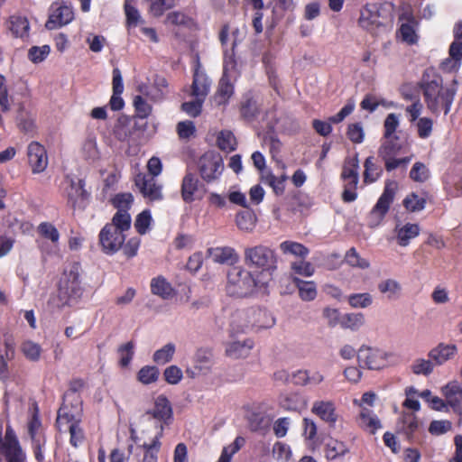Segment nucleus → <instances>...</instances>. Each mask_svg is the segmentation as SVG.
<instances>
[{
  "label": "nucleus",
  "instance_id": "29",
  "mask_svg": "<svg viewBox=\"0 0 462 462\" xmlns=\"http://www.w3.org/2000/svg\"><path fill=\"white\" fill-rule=\"evenodd\" d=\"M359 425L363 429L369 430L372 434L382 427L380 420L374 414L373 411L363 408L359 414Z\"/></svg>",
  "mask_w": 462,
  "mask_h": 462
},
{
  "label": "nucleus",
  "instance_id": "5",
  "mask_svg": "<svg viewBox=\"0 0 462 462\" xmlns=\"http://www.w3.org/2000/svg\"><path fill=\"white\" fill-rule=\"evenodd\" d=\"M244 262L249 268L266 272H273L277 268V256L274 250L263 245L245 247Z\"/></svg>",
  "mask_w": 462,
  "mask_h": 462
},
{
  "label": "nucleus",
  "instance_id": "3",
  "mask_svg": "<svg viewBox=\"0 0 462 462\" xmlns=\"http://www.w3.org/2000/svg\"><path fill=\"white\" fill-rule=\"evenodd\" d=\"M172 407L165 395H159L154 401V406L146 411L141 417L143 425V432L154 430V438L161 439L163 434L164 425H169L172 420Z\"/></svg>",
  "mask_w": 462,
  "mask_h": 462
},
{
  "label": "nucleus",
  "instance_id": "12",
  "mask_svg": "<svg viewBox=\"0 0 462 462\" xmlns=\"http://www.w3.org/2000/svg\"><path fill=\"white\" fill-rule=\"evenodd\" d=\"M27 156L33 173L42 172L48 165L47 152L38 142H32L27 148Z\"/></svg>",
  "mask_w": 462,
  "mask_h": 462
},
{
  "label": "nucleus",
  "instance_id": "14",
  "mask_svg": "<svg viewBox=\"0 0 462 462\" xmlns=\"http://www.w3.org/2000/svg\"><path fill=\"white\" fill-rule=\"evenodd\" d=\"M446 402L454 412L462 417V387L457 381H452L441 388Z\"/></svg>",
  "mask_w": 462,
  "mask_h": 462
},
{
  "label": "nucleus",
  "instance_id": "9",
  "mask_svg": "<svg viewBox=\"0 0 462 462\" xmlns=\"http://www.w3.org/2000/svg\"><path fill=\"white\" fill-rule=\"evenodd\" d=\"M387 355L379 348L362 346L357 353V360L362 368L379 370L387 364Z\"/></svg>",
  "mask_w": 462,
  "mask_h": 462
},
{
  "label": "nucleus",
  "instance_id": "8",
  "mask_svg": "<svg viewBox=\"0 0 462 462\" xmlns=\"http://www.w3.org/2000/svg\"><path fill=\"white\" fill-rule=\"evenodd\" d=\"M198 166L201 178L207 182L217 180L224 170L222 157L213 152L203 154L199 160Z\"/></svg>",
  "mask_w": 462,
  "mask_h": 462
},
{
  "label": "nucleus",
  "instance_id": "40",
  "mask_svg": "<svg viewBox=\"0 0 462 462\" xmlns=\"http://www.w3.org/2000/svg\"><path fill=\"white\" fill-rule=\"evenodd\" d=\"M107 225H113L116 231H127L131 226V216L126 210L116 211L112 218V222Z\"/></svg>",
  "mask_w": 462,
  "mask_h": 462
},
{
  "label": "nucleus",
  "instance_id": "62",
  "mask_svg": "<svg viewBox=\"0 0 462 462\" xmlns=\"http://www.w3.org/2000/svg\"><path fill=\"white\" fill-rule=\"evenodd\" d=\"M346 135L355 143H362L365 134L361 123L350 124L347 127Z\"/></svg>",
  "mask_w": 462,
  "mask_h": 462
},
{
  "label": "nucleus",
  "instance_id": "64",
  "mask_svg": "<svg viewBox=\"0 0 462 462\" xmlns=\"http://www.w3.org/2000/svg\"><path fill=\"white\" fill-rule=\"evenodd\" d=\"M195 132L196 127L192 121H181L177 125V133L180 139H189Z\"/></svg>",
  "mask_w": 462,
  "mask_h": 462
},
{
  "label": "nucleus",
  "instance_id": "31",
  "mask_svg": "<svg viewBox=\"0 0 462 462\" xmlns=\"http://www.w3.org/2000/svg\"><path fill=\"white\" fill-rule=\"evenodd\" d=\"M236 223L240 230L250 233L255 226L256 216L251 209L240 211L236 216Z\"/></svg>",
  "mask_w": 462,
  "mask_h": 462
},
{
  "label": "nucleus",
  "instance_id": "30",
  "mask_svg": "<svg viewBox=\"0 0 462 462\" xmlns=\"http://www.w3.org/2000/svg\"><path fill=\"white\" fill-rule=\"evenodd\" d=\"M397 242L401 246H407L411 239L416 237L420 234V226L417 224L407 223L403 226L398 228Z\"/></svg>",
  "mask_w": 462,
  "mask_h": 462
},
{
  "label": "nucleus",
  "instance_id": "36",
  "mask_svg": "<svg viewBox=\"0 0 462 462\" xmlns=\"http://www.w3.org/2000/svg\"><path fill=\"white\" fill-rule=\"evenodd\" d=\"M217 143L221 151L226 152L235 151L237 146L236 136L229 130H223L218 134Z\"/></svg>",
  "mask_w": 462,
  "mask_h": 462
},
{
  "label": "nucleus",
  "instance_id": "27",
  "mask_svg": "<svg viewBox=\"0 0 462 462\" xmlns=\"http://www.w3.org/2000/svg\"><path fill=\"white\" fill-rule=\"evenodd\" d=\"M213 355L211 350L199 348L194 356V369L203 374H208L213 365Z\"/></svg>",
  "mask_w": 462,
  "mask_h": 462
},
{
  "label": "nucleus",
  "instance_id": "25",
  "mask_svg": "<svg viewBox=\"0 0 462 462\" xmlns=\"http://www.w3.org/2000/svg\"><path fill=\"white\" fill-rule=\"evenodd\" d=\"M234 94V86L231 84L228 77L223 75L218 82L216 94L213 97L214 103L217 106L226 105Z\"/></svg>",
  "mask_w": 462,
  "mask_h": 462
},
{
  "label": "nucleus",
  "instance_id": "37",
  "mask_svg": "<svg viewBox=\"0 0 462 462\" xmlns=\"http://www.w3.org/2000/svg\"><path fill=\"white\" fill-rule=\"evenodd\" d=\"M166 24L174 26H182L185 28H191L194 25V21L191 17L180 11L170 12L165 19Z\"/></svg>",
  "mask_w": 462,
  "mask_h": 462
},
{
  "label": "nucleus",
  "instance_id": "34",
  "mask_svg": "<svg viewBox=\"0 0 462 462\" xmlns=\"http://www.w3.org/2000/svg\"><path fill=\"white\" fill-rule=\"evenodd\" d=\"M16 120L19 129L23 133L30 134L35 131V118L23 106L18 109Z\"/></svg>",
  "mask_w": 462,
  "mask_h": 462
},
{
  "label": "nucleus",
  "instance_id": "58",
  "mask_svg": "<svg viewBox=\"0 0 462 462\" xmlns=\"http://www.w3.org/2000/svg\"><path fill=\"white\" fill-rule=\"evenodd\" d=\"M134 106L137 113V116L140 118L148 117L152 112V106L145 101V99L141 95L134 97Z\"/></svg>",
  "mask_w": 462,
  "mask_h": 462
},
{
  "label": "nucleus",
  "instance_id": "59",
  "mask_svg": "<svg viewBox=\"0 0 462 462\" xmlns=\"http://www.w3.org/2000/svg\"><path fill=\"white\" fill-rule=\"evenodd\" d=\"M399 126V118L398 116L394 113L389 114L384 122H383V127H384V138L388 137H394L393 135L394 132L396 131L397 127Z\"/></svg>",
  "mask_w": 462,
  "mask_h": 462
},
{
  "label": "nucleus",
  "instance_id": "24",
  "mask_svg": "<svg viewBox=\"0 0 462 462\" xmlns=\"http://www.w3.org/2000/svg\"><path fill=\"white\" fill-rule=\"evenodd\" d=\"M89 193L85 189V181L79 180L77 182L71 180L69 190L68 191L69 203L75 208L79 203L88 199Z\"/></svg>",
  "mask_w": 462,
  "mask_h": 462
},
{
  "label": "nucleus",
  "instance_id": "32",
  "mask_svg": "<svg viewBox=\"0 0 462 462\" xmlns=\"http://www.w3.org/2000/svg\"><path fill=\"white\" fill-rule=\"evenodd\" d=\"M151 291L152 294L158 295L162 299H170L174 295L171 285L162 276L152 280Z\"/></svg>",
  "mask_w": 462,
  "mask_h": 462
},
{
  "label": "nucleus",
  "instance_id": "15",
  "mask_svg": "<svg viewBox=\"0 0 462 462\" xmlns=\"http://www.w3.org/2000/svg\"><path fill=\"white\" fill-rule=\"evenodd\" d=\"M168 82L165 78L156 76L153 84L149 86L141 84L137 90L140 94L146 96L151 100L157 102L162 101L167 95Z\"/></svg>",
  "mask_w": 462,
  "mask_h": 462
},
{
  "label": "nucleus",
  "instance_id": "44",
  "mask_svg": "<svg viewBox=\"0 0 462 462\" xmlns=\"http://www.w3.org/2000/svg\"><path fill=\"white\" fill-rule=\"evenodd\" d=\"M21 350L25 357L31 361L36 362L41 357L42 347L33 341H24L21 346Z\"/></svg>",
  "mask_w": 462,
  "mask_h": 462
},
{
  "label": "nucleus",
  "instance_id": "17",
  "mask_svg": "<svg viewBox=\"0 0 462 462\" xmlns=\"http://www.w3.org/2000/svg\"><path fill=\"white\" fill-rule=\"evenodd\" d=\"M73 16L74 14L70 7L67 5H60L53 10L52 13L49 15V19L45 23V27L48 30L57 29L71 22Z\"/></svg>",
  "mask_w": 462,
  "mask_h": 462
},
{
  "label": "nucleus",
  "instance_id": "11",
  "mask_svg": "<svg viewBox=\"0 0 462 462\" xmlns=\"http://www.w3.org/2000/svg\"><path fill=\"white\" fill-rule=\"evenodd\" d=\"M396 189L397 182L388 180L385 183L383 194L370 213L371 217L375 218L378 222L381 221L388 212L390 205L393 201Z\"/></svg>",
  "mask_w": 462,
  "mask_h": 462
},
{
  "label": "nucleus",
  "instance_id": "16",
  "mask_svg": "<svg viewBox=\"0 0 462 462\" xmlns=\"http://www.w3.org/2000/svg\"><path fill=\"white\" fill-rule=\"evenodd\" d=\"M398 432L402 434L409 441L417 439V432L420 430V423L412 412H403L397 424Z\"/></svg>",
  "mask_w": 462,
  "mask_h": 462
},
{
  "label": "nucleus",
  "instance_id": "33",
  "mask_svg": "<svg viewBox=\"0 0 462 462\" xmlns=\"http://www.w3.org/2000/svg\"><path fill=\"white\" fill-rule=\"evenodd\" d=\"M8 28L15 37H24L28 35L29 22L26 17L13 15L9 18Z\"/></svg>",
  "mask_w": 462,
  "mask_h": 462
},
{
  "label": "nucleus",
  "instance_id": "4",
  "mask_svg": "<svg viewBox=\"0 0 462 462\" xmlns=\"http://www.w3.org/2000/svg\"><path fill=\"white\" fill-rule=\"evenodd\" d=\"M226 278V290L231 297H248L257 287V281L253 273L241 265L232 266L227 272Z\"/></svg>",
  "mask_w": 462,
  "mask_h": 462
},
{
  "label": "nucleus",
  "instance_id": "51",
  "mask_svg": "<svg viewBox=\"0 0 462 462\" xmlns=\"http://www.w3.org/2000/svg\"><path fill=\"white\" fill-rule=\"evenodd\" d=\"M204 98H199L195 97V100L184 102L181 104V110L188 114L189 116L197 117L201 114L202 105L204 103Z\"/></svg>",
  "mask_w": 462,
  "mask_h": 462
},
{
  "label": "nucleus",
  "instance_id": "21",
  "mask_svg": "<svg viewBox=\"0 0 462 462\" xmlns=\"http://www.w3.org/2000/svg\"><path fill=\"white\" fill-rule=\"evenodd\" d=\"M311 412L318 415L321 420L334 425L337 420L335 404L330 401H318L313 403Z\"/></svg>",
  "mask_w": 462,
  "mask_h": 462
},
{
  "label": "nucleus",
  "instance_id": "50",
  "mask_svg": "<svg viewBox=\"0 0 462 462\" xmlns=\"http://www.w3.org/2000/svg\"><path fill=\"white\" fill-rule=\"evenodd\" d=\"M160 439L153 438L151 444L144 443L142 447L144 454L142 462H157V452L161 447Z\"/></svg>",
  "mask_w": 462,
  "mask_h": 462
},
{
  "label": "nucleus",
  "instance_id": "55",
  "mask_svg": "<svg viewBox=\"0 0 462 462\" xmlns=\"http://www.w3.org/2000/svg\"><path fill=\"white\" fill-rule=\"evenodd\" d=\"M152 222V216L149 210H143L137 215L134 221V227L140 235H144Z\"/></svg>",
  "mask_w": 462,
  "mask_h": 462
},
{
  "label": "nucleus",
  "instance_id": "46",
  "mask_svg": "<svg viewBox=\"0 0 462 462\" xmlns=\"http://www.w3.org/2000/svg\"><path fill=\"white\" fill-rule=\"evenodd\" d=\"M349 305L353 308H367L373 303V297L368 292L354 293L347 297Z\"/></svg>",
  "mask_w": 462,
  "mask_h": 462
},
{
  "label": "nucleus",
  "instance_id": "39",
  "mask_svg": "<svg viewBox=\"0 0 462 462\" xmlns=\"http://www.w3.org/2000/svg\"><path fill=\"white\" fill-rule=\"evenodd\" d=\"M348 452L346 444L337 439H329L325 448V455L328 459L333 460Z\"/></svg>",
  "mask_w": 462,
  "mask_h": 462
},
{
  "label": "nucleus",
  "instance_id": "54",
  "mask_svg": "<svg viewBox=\"0 0 462 462\" xmlns=\"http://www.w3.org/2000/svg\"><path fill=\"white\" fill-rule=\"evenodd\" d=\"M358 159L357 155L354 158H348L345 161V165L342 171V178L344 180H347L348 179L358 177Z\"/></svg>",
  "mask_w": 462,
  "mask_h": 462
},
{
  "label": "nucleus",
  "instance_id": "60",
  "mask_svg": "<svg viewBox=\"0 0 462 462\" xmlns=\"http://www.w3.org/2000/svg\"><path fill=\"white\" fill-rule=\"evenodd\" d=\"M38 230L41 236L50 239L53 243L59 240L60 234L57 228L51 223L43 222L40 224Z\"/></svg>",
  "mask_w": 462,
  "mask_h": 462
},
{
  "label": "nucleus",
  "instance_id": "61",
  "mask_svg": "<svg viewBox=\"0 0 462 462\" xmlns=\"http://www.w3.org/2000/svg\"><path fill=\"white\" fill-rule=\"evenodd\" d=\"M125 12L126 15V22L129 27H135L139 23H143L138 10L131 5L128 1L125 4Z\"/></svg>",
  "mask_w": 462,
  "mask_h": 462
},
{
  "label": "nucleus",
  "instance_id": "48",
  "mask_svg": "<svg viewBox=\"0 0 462 462\" xmlns=\"http://www.w3.org/2000/svg\"><path fill=\"white\" fill-rule=\"evenodd\" d=\"M134 344L133 341L123 344L118 347L117 352L120 356L119 365L122 367H126L130 364L134 354Z\"/></svg>",
  "mask_w": 462,
  "mask_h": 462
},
{
  "label": "nucleus",
  "instance_id": "35",
  "mask_svg": "<svg viewBox=\"0 0 462 462\" xmlns=\"http://www.w3.org/2000/svg\"><path fill=\"white\" fill-rule=\"evenodd\" d=\"M378 290L381 293L387 294L389 300H396L401 294L402 286L393 279H386L378 283Z\"/></svg>",
  "mask_w": 462,
  "mask_h": 462
},
{
  "label": "nucleus",
  "instance_id": "45",
  "mask_svg": "<svg viewBox=\"0 0 462 462\" xmlns=\"http://www.w3.org/2000/svg\"><path fill=\"white\" fill-rule=\"evenodd\" d=\"M159 374V369L156 366L146 365L140 369L137 378L142 383L149 384L158 380Z\"/></svg>",
  "mask_w": 462,
  "mask_h": 462
},
{
  "label": "nucleus",
  "instance_id": "18",
  "mask_svg": "<svg viewBox=\"0 0 462 462\" xmlns=\"http://www.w3.org/2000/svg\"><path fill=\"white\" fill-rule=\"evenodd\" d=\"M457 353V347L454 344L439 343L428 354L429 357L437 365H441L452 359Z\"/></svg>",
  "mask_w": 462,
  "mask_h": 462
},
{
  "label": "nucleus",
  "instance_id": "52",
  "mask_svg": "<svg viewBox=\"0 0 462 462\" xmlns=\"http://www.w3.org/2000/svg\"><path fill=\"white\" fill-rule=\"evenodd\" d=\"M426 199L423 198H419V196L415 193H411L408 195L403 200V206L406 209L415 212L420 211L425 208Z\"/></svg>",
  "mask_w": 462,
  "mask_h": 462
},
{
  "label": "nucleus",
  "instance_id": "42",
  "mask_svg": "<svg viewBox=\"0 0 462 462\" xmlns=\"http://www.w3.org/2000/svg\"><path fill=\"white\" fill-rule=\"evenodd\" d=\"M175 353V346L172 343H168L161 349L154 352L152 360L158 365H165L169 363Z\"/></svg>",
  "mask_w": 462,
  "mask_h": 462
},
{
  "label": "nucleus",
  "instance_id": "10",
  "mask_svg": "<svg viewBox=\"0 0 462 462\" xmlns=\"http://www.w3.org/2000/svg\"><path fill=\"white\" fill-rule=\"evenodd\" d=\"M125 236L116 231L113 225H106L99 233V245L106 254H114L119 251L125 243Z\"/></svg>",
  "mask_w": 462,
  "mask_h": 462
},
{
  "label": "nucleus",
  "instance_id": "1",
  "mask_svg": "<svg viewBox=\"0 0 462 462\" xmlns=\"http://www.w3.org/2000/svg\"><path fill=\"white\" fill-rule=\"evenodd\" d=\"M420 88L422 91L427 108L433 114L443 112L448 115L453 103L457 89L455 88L443 87L442 78L432 71H425Z\"/></svg>",
  "mask_w": 462,
  "mask_h": 462
},
{
  "label": "nucleus",
  "instance_id": "20",
  "mask_svg": "<svg viewBox=\"0 0 462 462\" xmlns=\"http://www.w3.org/2000/svg\"><path fill=\"white\" fill-rule=\"evenodd\" d=\"M211 81L208 76L199 70V65L197 66L191 85V96L206 99L209 93Z\"/></svg>",
  "mask_w": 462,
  "mask_h": 462
},
{
  "label": "nucleus",
  "instance_id": "22",
  "mask_svg": "<svg viewBox=\"0 0 462 462\" xmlns=\"http://www.w3.org/2000/svg\"><path fill=\"white\" fill-rule=\"evenodd\" d=\"M208 253L212 260L218 263L233 264L238 260V255L235 249L229 246L209 248Z\"/></svg>",
  "mask_w": 462,
  "mask_h": 462
},
{
  "label": "nucleus",
  "instance_id": "13",
  "mask_svg": "<svg viewBox=\"0 0 462 462\" xmlns=\"http://www.w3.org/2000/svg\"><path fill=\"white\" fill-rule=\"evenodd\" d=\"M134 183L143 196L151 201L162 199V187L156 183L153 177L139 173L134 178Z\"/></svg>",
  "mask_w": 462,
  "mask_h": 462
},
{
  "label": "nucleus",
  "instance_id": "2",
  "mask_svg": "<svg viewBox=\"0 0 462 462\" xmlns=\"http://www.w3.org/2000/svg\"><path fill=\"white\" fill-rule=\"evenodd\" d=\"M81 266L79 263H73L65 270L60 282L58 295L51 297L48 304L52 308L61 309L81 298L84 290L79 280Z\"/></svg>",
  "mask_w": 462,
  "mask_h": 462
},
{
  "label": "nucleus",
  "instance_id": "19",
  "mask_svg": "<svg viewBox=\"0 0 462 462\" xmlns=\"http://www.w3.org/2000/svg\"><path fill=\"white\" fill-rule=\"evenodd\" d=\"M254 347V341L250 338L236 339L226 344V354L227 356L238 359L249 356Z\"/></svg>",
  "mask_w": 462,
  "mask_h": 462
},
{
  "label": "nucleus",
  "instance_id": "38",
  "mask_svg": "<svg viewBox=\"0 0 462 462\" xmlns=\"http://www.w3.org/2000/svg\"><path fill=\"white\" fill-rule=\"evenodd\" d=\"M280 249L284 254H292L302 259H304L310 252L302 244L289 240L282 242L280 245Z\"/></svg>",
  "mask_w": 462,
  "mask_h": 462
},
{
  "label": "nucleus",
  "instance_id": "56",
  "mask_svg": "<svg viewBox=\"0 0 462 462\" xmlns=\"http://www.w3.org/2000/svg\"><path fill=\"white\" fill-rule=\"evenodd\" d=\"M410 178L416 182H424L429 179V170L422 162H416L410 171Z\"/></svg>",
  "mask_w": 462,
  "mask_h": 462
},
{
  "label": "nucleus",
  "instance_id": "43",
  "mask_svg": "<svg viewBox=\"0 0 462 462\" xmlns=\"http://www.w3.org/2000/svg\"><path fill=\"white\" fill-rule=\"evenodd\" d=\"M345 261L348 265L363 270L367 269L370 266L369 261L362 258L355 247H351L346 253Z\"/></svg>",
  "mask_w": 462,
  "mask_h": 462
},
{
  "label": "nucleus",
  "instance_id": "53",
  "mask_svg": "<svg viewBox=\"0 0 462 462\" xmlns=\"http://www.w3.org/2000/svg\"><path fill=\"white\" fill-rule=\"evenodd\" d=\"M133 201L134 197L131 193H119L112 199V204L117 208V211L126 210L128 212Z\"/></svg>",
  "mask_w": 462,
  "mask_h": 462
},
{
  "label": "nucleus",
  "instance_id": "26",
  "mask_svg": "<svg viewBox=\"0 0 462 462\" xmlns=\"http://www.w3.org/2000/svg\"><path fill=\"white\" fill-rule=\"evenodd\" d=\"M199 189V179L194 173L187 172L181 183V197L186 203L194 200V195Z\"/></svg>",
  "mask_w": 462,
  "mask_h": 462
},
{
  "label": "nucleus",
  "instance_id": "28",
  "mask_svg": "<svg viewBox=\"0 0 462 462\" xmlns=\"http://www.w3.org/2000/svg\"><path fill=\"white\" fill-rule=\"evenodd\" d=\"M293 283L299 290V295L302 300L310 301L317 296V287L313 282L303 281L298 277L292 278Z\"/></svg>",
  "mask_w": 462,
  "mask_h": 462
},
{
  "label": "nucleus",
  "instance_id": "63",
  "mask_svg": "<svg viewBox=\"0 0 462 462\" xmlns=\"http://www.w3.org/2000/svg\"><path fill=\"white\" fill-rule=\"evenodd\" d=\"M50 53V47L43 45L42 47L33 46L28 51V57L33 63L42 61Z\"/></svg>",
  "mask_w": 462,
  "mask_h": 462
},
{
  "label": "nucleus",
  "instance_id": "47",
  "mask_svg": "<svg viewBox=\"0 0 462 462\" xmlns=\"http://www.w3.org/2000/svg\"><path fill=\"white\" fill-rule=\"evenodd\" d=\"M7 462H24L25 455L20 445L14 442L13 447L1 448Z\"/></svg>",
  "mask_w": 462,
  "mask_h": 462
},
{
  "label": "nucleus",
  "instance_id": "6",
  "mask_svg": "<svg viewBox=\"0 0 462 462\" xmlns=\"http://www.w3.org/2000/svg\"><path fill=\"white\" fill-rule=\"evenodd\" d=\"M392 6L388 3H368L361 10L359 25L368 32L384 25L391 18Z\"/></svg>",
  "mask_w": 462,
  "mask_h": 462
},
{
  "label": "nucleus",
  "instance_id": "57",
  "mask_svg": "<svg viewBox=\"0 0 462 462\" xmlns=\"http://www.w3.org/2000/svg\"><path fill=\"white\" fill-rule=\"evenodd\" d=\"M432 362L433 361L431 359H430V360H426V359H422V358L417 359L411 366L412 372L415 374L429 375L430 374L432 373L433 368H434Z\"/></svg>",
  "mask_w": 462,
  "mask_h": 462
},
{
  "label": "nucleus",
  "instance_id": "41",
  "mask_svg": "<svg viewBox=\"0 0 462 462\" xmlns=\"http://www.w3.org/2000/svg\"><path fill=\"white\" fill-rule=\"evenodd\" d=\"M364 166V180L365 182L375 181L383 172V170L374 163V158L373 156L366 158Z\"/></svg>",
  "mask_w": 462,
  "mask_h": 462
},
{
  "label": "nucleus",
  "instance_id": "49",
  "mask_svg": "<svg viewBox=\"0 0 462 462\" xmlns=\"http://www.w3.org/2000/svg\"><path fill=\"white\" fill-rule=\"evenodd\" d=\"M365 323V316L362 313H350L343 317L341 325L352 330L358 329Z\"/></svg>",
  "mask_w": 462,
  "mask_h": 462
},
{
  "label": "nucleus",
  "instance_id": "7",
  "mask_svg": "<svg viewBox=\"0 0 462 462\" xmlns=\"http://www.w3.org/2000/svg\"><path fill=\"white\" fill-rule=\"evenodd\" d=\"M266 316V311L255 308L236 311L232 316L231 334L245 332L254 327L267 328L272 326L274 322L273 319L271 320V323L262 321V318Z\"/></svg>",
  "mask_w": 462,
  "mask_h": 462
},
{
  "label": "nucleus",
  "instance_id": "23",
  "mask_svg": "<svg viewBox=\"0 0 462 462\" xmlns=\"http://www.w3.org/2000/svg\"><path fill=\"white\" fill-rule=\"evenodd\" d=\"M381 143L378 149V157L382 161L390 160L392 157H396L402 150V145L398 142L399 137H388Z\"/></svg>",
  "mask_w": 462,
  "mask_h": 462
}]
</instances>
